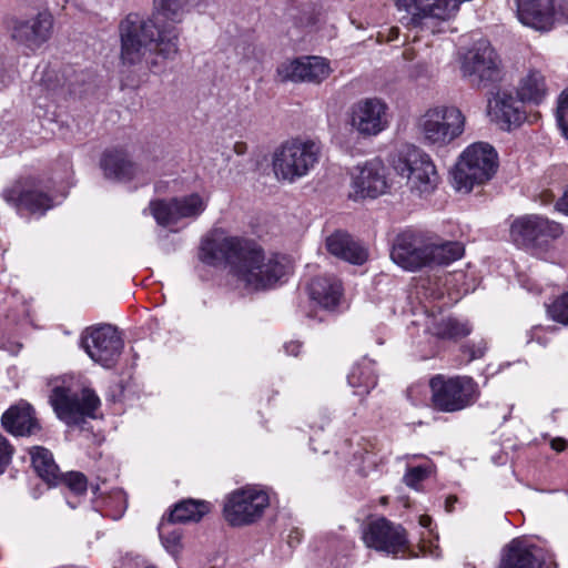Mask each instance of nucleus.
Wrapping results in <instances>:
<instances>
[{
  "label": "nucleus",
  "instance_id": "obj_1",
  "mask_svg": "<svg viewBox=\"0 0 568 568\" xmlns=\"http://www.w3.org/2000/svg\"><path fill=\"white\" fill-rule=\"evenodd\" d=\"M190 0H153L154 18L128 14L119 26L122 63L138 65L145 62L154 68V57L174 60L181 34L178 24L183 21Z\"/></svg>",
  "mask_w": 568,
  "mask_h": 568
},
{
  "label": "nucleus",
  "instance_id": "obj_2",
  "mask_svg": "<svg viewBox=\"0 0 568 568\" xmlns=\"http://www.w3.org/2000/svg\"><path fill=\"white\" fill-rule=\"evenodd\" d=\"M200 258L209 265L229 264L236 281L251 291L271 288L290 272L285 257L266 256L255 242L235 236L205 239Z\"/></svg>",
  "mask_w": 568,
  "mask_h": 568
},
{
  "label": "nucleus",
  "instance_id": "obj_3",
  "mask_svg": "<svg viewBox=\"0 0 568 568\" xmlns=\"http://www.w3.org/2000/svg\"><path fill=\"white\" fill-rule=\"evenodd\" d=\"M464 255L459 242L445 241L436 234L405 232L397 236L392 260L407 271H417L426 266L448 265Z\"/></svg>",
  "mask_w": 568,
  "mask_h": 568
},
{
  "label": "nucleus",
  "instance_id": "obj_4",
  "mask_svg": "<svg viewBox=\"0 0 568 568\" xmlns=\"http://www.w3.org/2000/svg\"><path fill=\"white\" fill-rule=\"evenodd\" d=\"M322 155L321 143L313 139H292L273 154V171L278 181L294 183L310 174Z\"/></svg>",
  "mask_w": 568,
  "mask_h": 568
},
{
  "label": "nucleus",
  "instance_id": "obj_5",
  "mask_svg": "<svg viewBox=\"0 0 568 568\" xmlns=\"http://www.w3.org/2000/svg\"><path fill=\"white\" fill-rule=\"evenodd\" d=\"M497 168L496 150L486 142L473 143L458 158L453 171L454 186L458 192L469 193L475 185L489 181Z\"/></svg>",
  "mask_w": 568,
  "mask_h": 568
},
{
  "label": "nucleus",
  "instance_id": "obj_6",
  "mask_svg": "<svg viewBox=\"0 0 568 568\" xmlns=\"http://www.w3.org/2000/svg\"><path fill=\"white\" fill-rule=\"evenodd\" d=\"M417 129L425 145L442 149L464 133L465 116L455 106H434L419 116Z\"/></svg>",
  "mask_w": 568,
  "mask_h": 568
},
{
  "label": "nucleus",
  "instance_id": "obj_7",
  "mask_svg": "<svg viewBox=\"0 0 568 568\" xmlns=\"http://www.w3.org/2000/svg\"><path fill=\"white\" fill-rule=\"evenodd\" d=\"M393 168L397 175L406 180L407 187L418 195L432 193L439 182L433 159L415 145L404 146L393 161Z\"/></svg>",
  "mask_w": 568,
  "mask_h": 568
},
{
  "label": "nucleus",
  "instance_id": "obj_8",
  "mask_svg": "<svg viewBox=\"0 0 568 568\" xmlns=\"http://www.w3.org/2000/svg\"><path fill=\"white\" fill-rule=\"evenodd\" d=\"M430 407L443 413H455L474 405L479 395L478 384L469 376L436 375L429 381Z\"/></svg>",
  "mask_w": 568,
  "mask_h": 568
},
{
  "label": "nucleus",
  "instance_id": "obj_9",
  "mask_svg": "<svg viewBox=\"0 0 568 568\" xmlns=\"http://www.w3.org/2000/svg\"><path fill=\"white\" fill-rule=\"evenodd\" d=\"M364 545L378 554L392 558H405L410 554L406 529L385 517L369 519L363 528Z\"/></svg>",
  "mask_w": 568,
  "mask_h": 568
},
{
  "label": "nucleus",
  "instance_id": "obj_10",
  "mask_svg": "<svg viewBox=\"0 0 568 568\" xmlns=\"http://www.w3.org/2000/svg\"><path fill=\"white\" fill-rule=\"evenodd\" d=\"M463 77L476 88L484 89L498 83L503 72L496 51L486 40H480L464 55Z\"/></svg>",
  "mask_w": 568,
  "mask_h": 568
},
{
  "label": "nucleus",
  "instance_id": "obj_11",
  "mask_svg": "<svg viewBox=\"0 0 568 568\" xmlns=\"http://www.w3.org/2000/svg\"><path fill=\"white\" fill-rule=\"evenodd\" d=\"M561 234L562 229L559 223L536 214L517 217L509 230L511 242L518 247L530 251L545 248L550 241Z\"/></svg>",
  "mask_w": 568,
  "mask_h": 568
},
{
  "label": "nucleus",
  "instance_id": "obj_12",
  "mask_svg": "<svg viewBox=\"0 0 568 568\" xmlns=\"http://www.w3.org/2000/svg\"><path fill=\"white\" fill-rule=\"evenodd\" d=\"M81 347L95 363L111 367L123 349L118 329L110 324L88 327L81 335Z\"/></svg>",
  "mask_w": 568,
  "mask_h": 568
},
{
  "label": "nucleus",
  "instance_id": "obj_13",
  "mask_svg": "<svg viewBox=\"0 0 568 568\" xmlns=\"http://www.w3.org/2000/svg\"><path fill=\"white\" fill-rule=\"evenodd\" d=\"M388 189L387 168L381 159L375 158L353 168L349 191L352 200L376 199Z\"/></svg>",
  "mask_w": 568,
  "mask_h": 568
},
{
  "label": "nucleus",
  "instance_id": "obj_14",
  "mask_svg": "<svg viewBox=\"0 0 568 568\" xmlns=\"http://www.w3.org/2000/svg\"><path fill=\"white\" fill-rule=\"evenodd\" d=\"M50 403L58 417L67 424H77L84 416L92 417L100 400L90 389L80 392L64 387H55L50 396Z\"/></svg>",
  "mask_w": 568,
  "mask_h": 568
},
{
  "label": "nucleus",
  "instance_id": "obj_15",
  "mask_svg": "<svg viewBox=\"0 0 568 568\" xmlns=\"http://www.w3.org/2000/svg\"><path fill=\"white\" fill-rule=\"evenodd\" d=\"M6 202L19 210H27L33 214H43L52 207L51 197L43 191L40 181L26 178L17 180L2 192Z\"/></svg>",
  "mask_w": 568,
  "mask_h": 568
},
{
  "label": "nucleus",
  "instance_id": "obj_16",
  "mask_svg": "<svg viewBox=\"0 0 568 568\" xmlns=\"http://www.w3.org/2000/svg\"><path fill=\"white\" fill-rule=\"evenodd\" d=\"M519 21L539 31H549L566 8V0H516Z\"/></svg>",
  "mask_w": 568,
  "mask_h": 568
},
{
  "label": "nucleus",
  "instance_id": "obj_17",
  "mask_svg": "<svg viewBox=\"0 0 568 568\" xmlns=\"http://www.w3.org/2000/svg\"><path fill=\"white\" fill-rule=\"evenodd\" d=\"M349 124L362 136H375L387 125V105L379 99H365L355 103L349 113Z\"/></svg>",
  "mask_w": 568,
  "mask_h": 568
},
{
  "label": "nucleus",
  "instance_id": "obj_18",
  "mask_svg": "<svg viewBox=\"0 0 568 568\" xmlns=\"http://www.w3.org/2000/svg\"><path fill=\"white\" fill-rule=\"evenodd\" d=\"M499 568H556V564L542 548L514 539L503 549Z\"/></svg>",
  "mask_w": 568,
  "mask_h": 568
},
{
  "label": "nucleus",
  "instance_id": "obj_19",
  "mask_svg": "<svg viewBox=\"0 0 568 568\" xmlns=\"http://www.w3.org/2000/svg\"><path fill=\"white\" fill-rule=\"evenodd\" d=\"M329 62L321 57H302L285 61L277 68V75L283 82L321 83L329 77Z\"/></svg>",
  "mask_w": 568,
  "mask_h": 568
},
{
  "label": "nucleus",
  "instance_id": "obj_20",
  "mask_svg": "<svg viewBox=\"0 0 568 568\" xmlns=\"http://www.w3.org/2000/svg\"><path fill=\"white\" fill-rule=\"evenodd\" d=\"M52 26V16L48 12H39L30 18L14 19L10 31L13 40L34 50L48 41Z\"/></svg>",
  "mask_w": 568,
  "mask_h": 568
},
{
  "label": "nucleus",
  "instance_id": "obj_21",
  "mask_svg": "<svg viewBox=\"0 0 568 568\" xmlns=\"http://www.w3.org/2000/svg\"><path fill=\"white\" fill-rule=\"evenodd\" d=\"M511 93L497 92L489 100L488 114L503 130H511L519 126L526 119V113Z\"/></svg>",
  "mask_w": 568,
  "mask_h": 568
},
{
  "label": "nucleus",
  "instance_id": "obj_22",
  "mask_svg": "<svg viewBox=\"0 0 568 568\" xmlns=\"http://www.w3.org/2000/svg\"><path fill=\"white\" fill-rule=\"evenodd\" d=\"M266 507L268 499H227L223 513L230 525L243 526L260 518Z\"/></svg>",
  "mask_w": 568,
  "mask_h": 568
},
{
  "label": "nucleus",
  "instance_id": "obj_23",
  "mask_svg": "<svg viewBox=\"0 0 568 568\" xmlns=\"http://www.w3.org/2000/svg\"><path fill=\"white\" fill-rule=\"evenodd\" d=\"M104 176L114 181H131L138 175L139 168L129 154L121 149L108 150L101 159Z\"/></svg>",
  "mask_w": 568,
  "mask_h": 568
},
{
  "label": "nucleus",
  "instance_id": "obj_24",
  "mask_svg": "<svg viewBox=\"0 0 568 568\" xmlns=\"http://www.w3.org/2000/svg\"><path fill=\"white\" fill-rule=\"evenodd\" d=\"M312 301L325 310H333L343 296V286L338 278L332 275L317 276L308 285Z\"/></svg>",
  "mask_w": 568,
  "mask_h": 568
},
{
  "label": "nucleus",
  "instance_id": "obj_25",
  "mask_svg": "<svg viewBox=\"0 0 568 568\" xmlns=\"http://www.w3.org/2000/svg\"><path fill=\"white\" fill-rule=\"evenodd\" d=\"M548 94L545 75L536 69L523 74L516 85V97L521 103L539 105Z\"/></svg>",
  "mask_w": 568,
  "mask_h": 568
},
{
  "label": "nucleus",
  "instance_id": "obj_26",
  "mask_svg": "<svg viewBox=\"0 0 568 568\" xmlns=\"http://www.w3.org/2000/svg\"><path fill=\"white\" fill-rule=\"evenodd\" d=\"M425 329L439 339H458L470 334L471 326L466 321L432 313L426 316Z\"/></svg>",
  "mask_w": 568,
  "mask_h": 568
},
{
  "label": "nucleus",
  "instance_id": "obj_27",
  "mask_svg": "<svg viewBox=\"0 0 568 568\" xmlns=\"http://www.w3.org/2000/svg\"><path fill=\"white\" fill-rule=\"evenodd\" d=\"M327 251L352 264H363L367 260L366 250L343 232H335L326 239Z\"/></svg>",
  "mask_w": 568,
  "mask_h": 568
},
{
  "label": "nucleus",
  "instance_id": "obj_28",
  "mask_svg": "<svg viewBox=\"0 0 568 568\" xmlns=\"http://www.w3.org/2000/svg\"><path fill=\"white\" fill-rule=\"evenodd\" d=\"M3 427L16 436L30 435L38 427L33 410L28 403L10 407L1 418Z\"/></svg>",
  "mask_w": 568,
  "mask_h": 568
},
{
  "label": "nucleus",
  "instance_id": "obj_29",
  "mask_svg": "<svg viewBox=\"0 0 568 568\" xmlns=\"http://www.w3.org/2000/svg\"><path fill=\"white\" fill-rule=\"evenodd\" d=\"M405 459L406 469L403 475V483L407 487L420 491L423 483L435 475L436 465L424 455H407Z\"/></svg>",
  "mask_w": 568,
  "mask_h": 568
},
{
  "label": "nucleus",
  "instance_id": "obj_30",
  "mask_svg": "<svg viewBox=\"0 0 568 568\" xmlns=\"http://www.w3.org/2000/svg\"><path fill=\"white\" fill-rule=\"evenodd\" d=\"M31 465L36 473L45 483L52 486L59 485L60 471L53 459L52 453L42 446H33L29 449Z\"/></svg>",
  "mask_w": 568,
  "mask_h": 568
},
{
  "label": "nucleus",
  "instance_id": "obj_31",
  "mask_svg": "<svg viewBox=\"0 0 568 568\" xmlns=\"http://www.w3.org/2000/svg\"><path fill=\"white\" fill-rule=\"evenodd\" d=\"M210 511V503L202 499H182L171 510L169 523L197 521Z\"/></svg>",
  "mask_w": 568,
  "mask_h": 568
},
{
  "label": "nucleus",
  "instance_id": "obj_32",
  "mask_svg": "<svg viewBox=\"0 0 568 568\" xmlns=\"http://www.w3.org/2000/svg\"><path fill=\"white\" fill-rule=\"evenodd\" d=\"M351 387L355 389V394L364 395L369 393L377 384L376 375L369 362H363L355 365L347 376Z\"/></svg>",
  "mask_w": 568,
  "mask_h": 568
},
{
  "label": "nucleus",
  "instance_id": "obj_33",
  "mask_svg": "<svg viewBox=\"0 0 568 568\" xmlns=\"http://www.w3.org/2000/svg\"><path fill=\"white\" fill-rule=\"evenodd\" d=\"M173 200L180 221L183 219H196L205 211L207 205V199L199 193H191L185 196L174 197Z\"/></svg>",
  "mask_w": 568,
  "mask_h": 568
},
{
  "label": "nucleus",
  "instance_id": "obj_34",
  "mask_svg": "<svg viewBox=\"0 0 568 568\" xmlns=\"http://www.w3.org/2000/svg\"><path fill=\"white\" fill-rule=\"evenodd\" d=\"M148 210L161 226L170 227L180 221L173 199L151 201Z\"/></svg>",
  "mask_w": 568,
  "mask_h": 568
},
{
  "label": "nucleus",
  "instance_id": "obj_35",
  "mask_svg": "<svg viewBox=\"0 0 568 568\" xmlns=\"http://www.w3.org/2000/svg\"><path fill=\"white\" fill-rule=\"evenodd\" d=\"M59 485H64L74 495H83L88 490L89 481L83 473L72 470L60 474Z\"/></svg>",
  "mask_w": 568,
  "mask_h": 568
},
{
  "label": "nucleus",
  "instance_id": "obj_36",
  "mask_svg": "<svg viewBox=\"0 0 568 568\" xmlns=\"http://www.w3.org/2000/svg\"><path fill=\"white\" fill-rule=\"evenodd\" d=\"M160 538L163 547L172 555H178L182 549L181 531L169 530V524L161 523L159 526Z\"/></svg>",
  "mask_w": 568,
  "mask_h": 568
},
{
  "label": "nucleus",
  "instance_id": "obj_37",
  "mask_svg": "<svg viewBox=\"0 0 568 568\" xmlns=\"http://www.w3.org/2000/svg\"><path fill=\"white\" fill-rule=\"evenodd\" d=\"M556 119L561 134L568 140V90L562 91L558 98Z\"/></svg>",
  "mask_w": 568,
  "mask_h": 568
},
{
  "label": "nucleus",
  "instance_id": "obj_38",
  "mask_svg": "<svg viewBox=\"0 0 568 568\" xmlns=\"http://www.w3.org/2000/svg\"><path fill=\"white\" fill-rule=\"evenodd\" d=\"M548 314L554 321L568 325V292L548 307Z\"/></svg>",
  "mask_w": 568,
  "mask_h": 568
},
{
  "label": "nucleus",
  "instance_id": "obj_39",
  "mask_svg": "<svg viewBox=\"0 0 568 568\" xmlns=\"http://www.w3.org/2000/svg\"><path fill=\"white\" fill-rule=\"evenodd\" d=\"M275 494L272 488L261 485H247L234 490L230 497H270Z\"/></svg>",
  "mask_w": 568,
  "mask_h": 568
},
{
  "label": "nucleus",
  "instance_id": "obj_40",
  "mask_svg": "<svg viewBox=\"0 0 568 568\" xmlns=\"http://www.w3.org/2000/svg\"><path fill=\"white\" fill-rule=\"evenodd\" d=\"M103 501H108V504L101 509L102 516L110 517L112 519H119L122 517L124 510L126 509L125 499H102Z\"/></svg>",
  "mask_w": 568,
  "mask_h": 568
},
{
  "label": "nucleus",
  "instance_id": "obj_41",
  "mask_svg": "<svg viewBox=\"0 0 568 568\" xmlns=\"http://www.w3.org/2000/svg\"><path fill=\"white\" fill-rule=\"evenodd\" d=\"M13 448L8 439L0 435V474H2L11 462Z\"/></svg>",
  "mask_w": 568,
  "mask_h": 568
},
{
  "label": "nucleus",
  "instance_id": "obj_42",
  "mask_svg": "<svg viewBox=\"0 0 568 568\" xmlns=\"http://www.w3.org/2000/svg\"><path fill=\"white\" fill-rule=\"evenodd\" d=\"M302 344L297 341L288 342L284 345L285 352L290 355L297 356L301 351Z\"/></svg>",
  "mask_w": 568,
  "mask_h": 568
},
{
  "label": "nucleus",
  "instance_id": "obj_43",
  "mask_svg": "<svg viewBox=\"0 0 568 568\" xmlns=\"http://www.w3.org/2000/svg\"><path fill=\"white\" fill-rule=\"evenodd\" d=\"M550 446L556 452H562L567 447V442L564 438H554Z\"/></svg>",
  "mask_w": 568,
  "mask_h": 568
},
{
  "label": "nucleus",
  "instance_id": "obj_44",
  "mask_svg": "<svg viewBox=\"0 0 568 568\" xmlns=\"http://www.w3.org/2000/svg\"><path fill=\"white\" fill-rule=\"evenodd\" d=\"M557 207L559 211L568 214V191H566L562 197L557 202Z\"/></svg>",
  "mask_w": 568,
  "mask_h": 568
},
{
  "label": "nucleus",
  "instance_id": "obj_45",
  "mask_svg": "<svg viewBox=\"0 0 568 568\" xmlns=\"http://www.w3.org/2000/svg\"><path fill=\"white\" fill-rule=\"evenodd\" d=\"M362 462H365V457L363 455L359 456ZM358 457L355 455L354 460L351 463V466L354 468L355 471L361 473L362 475H365V468L357 463Z\"/></svg>",
  "mask_w": 568,
  "mask_h": 568
},
{
  "label": "nucleus",
  "instance_id": "obj_46",
  "mask_svg": "<svg viewBox=\"0 0 568 568\" xmlns=\"http://www.w3.org/2000/svg\"><path fill=\"white\" fill-rule=\"evenodd\" d=\"M301 532L298 529H294L288 535V544L292 546L294 544H298L301 541Z\"/></svg>",
  "mask_w": 568,
  "mask_h": 568
},
{
  "label": "nucleus",
  "instance_id": "obj_47",
  "mask_svg": "<svg viewBox=\"0 0 568 568\" xmlns=\"http://www.w3.org/2000/svg\"><path fill=\"white\" fill-rule=\"evenodd\" d=\"M419 524L425 528H429L432 525V518L427 515H423L419 517Z\"/></svg>",
  "mask_w": 568,
  "mask_h": 568
},
{
  "label": "nucleus",
  "instance_id": "obj_48",
  "mask_svg": "<svg viewBox=\"0 0 568 568\" xmlns=\"http://www.w3.org/2000/svg\"><path fill=\"white\" fill-rule=\"evenodd\" d=\"M419 390V386H413L408 389V396L413 399L414 404L415 405H418L419 402L417 400V398H415V394L418 393Z\"/></svg>",
  "mask_w": 568,
  "mask_h": 568
},
{
  "label": "nucleus",
  "instance_id": "obj_49",
  "mask_svg": "<svg viewBox=\"0 0 568 568\" xmlns=\"http://www.w3.org/2000/svg\"><path fill=\"white\" fill-rule=\"evenodd\" d=\"M403 57L405 60H413L415 58V53L413 51L412 48H406L404 51H403Z\"/></svg>",
  "mask_w": 568,
  "mask_h": 568
},
{
  "label": "nucleus",
  "instance_id": "obj_50",
  "mask_svg": "<svg viewBox=\"0 0 568 568\" xmlns=\"http://www.w3.org/2000/svg\"><path fill=\"white\" fill-rule=\"evenodd\" d=\"M398 34H399V30H398V28H392V29L389 30L388 40L390 41V40H395V39H397V38H398Z\"/></svg>",
  "mask_w": 568,
  "mask_h": 568
},
{
  "label": "nucleus",
  "instance_id": "obj_51",
  "mask_svg": "<svg viewBox=\"0 0 568 568\" xmlns=\"http://www.w3.org/2000/svg\"><path fill=\"white\" fill-rule=\"evenodd\" d=\"M565 20L568 23V0H566V8L562 10L560 14V21Z\"/></svg>",
  "mask_w": 568,
  "mask_h": 568
},
{
  "label": "nucleus",
  "instance_id": "obj_52",
  "mask_svg": "<svg viewBox=\"0 0 568 568\" xmlns=\"http://www.w3.org/2000/svg\"><path fill=\"white\" fill-rule=\"evenodd\" d=\"M449 500L450 499H446V508H447V510H450V508H449L450 507Z\"/></svg>",
  "mask_w": 568,
  "mask_h": 568
},
{
  "label": "nucleus",
  "instance_id": "obj_53",
  "mask_svg": "<svg viewBox=\"0 0 568 568\" xmlns=\"http://www.w3.org/2000/svg\"><path fill=\"white\" fill-rule=\"evenodd\" d=\"M91 487H92V494H95L97 493V487H94L93 485Z\"/></svg>",
  "mask_w": 568,
  "mask_h": 568
},
{
  "label": "nucleus",
  "instance_id": "obj_54",
  "mask_svg": "<svg viewBox=\"0 0 568 568\" xmlns=\"http://www.w3.org/2000/svg\"><path fill=\"white\" fill-rule=\"evenodd\" d=\"M69 505H70L71 508H75V505H73L71 503H69Z\"/></svg>",
  "mask_w": 568,
  "mask_h": 568
}]
</instances>
